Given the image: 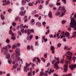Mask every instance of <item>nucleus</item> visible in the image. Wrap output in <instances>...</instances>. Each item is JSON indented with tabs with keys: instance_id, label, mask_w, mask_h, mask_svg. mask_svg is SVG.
Returning <instances> with one entry per match:
<instances>
[{
	"instance_id": "nucleus-50",
	"label": "nucleus",
	"mask_w": 76,
	"mask_h": 76,
	"mask_svg": "<svg viewBox=\"0 0 76 76\" xmlns=\"http://www.w3.org/2000/svg\"><path fill=\"white\" fill-rule=\"evenodd\" d=\"M35 46H36V45H38V41H37L35 43Z\"/></svg>"
},
{
	"instance_id": "nucleus-30",
	"label": "nucleus",
	"mask_w": 76,
	"mask_h": 76,
	"mask_svg": "<svg viewBox=\"0 0 76 76\" xmlns=\"http://www.w3.org/2000/svg\"><path fill=\"white\" fill-rule=\"evenodd\" d=\"M32 72L31 71L29 72L28 73V75L29 76H32Z\"/></svg>"
},
{
	"instance_id": "nucleus-38",
	"label": "nucleus",
	"mask_w": 76,
	"mask_h": 76,
	"mask_svg": "<svg viewBox=\"0 0 76 76\" xmlns=\"http://www.w3.org/2000/svg\"><path fill=\"white\" fill-rule=\"evenodd\" d=\"M50 1V0H47L46 2V5H47L48 4V2Z\"/></svg>"
},
{
	"instance_id": "nucleus-62",
	"label": "nucleus",
	"mask_w": 76,
	"mask_h": 76,
	"mask_svg": "<svg viewBox=\"0 0 76 76\" xmlns=\"http://www.w3.org/2000/svg\"><path fill=\"white\" fill-rule=\"evenodd\" d=\"M38 72H39V69H37L36 70V73H38Z\"/></svg>"
},
{
	"instance_id": "nucleus-1",
	"label": "nucleus",
	"mask_w": 76,
	"mask_h": 76,
	"mask_svg": "<svg viewBox=\"0 0 76 76\" xmlns=\"http://www.w3.org/2000/svg\"><path fill=\"white\" fill-rule=\"evenodd\" d=\"M72 55L73 53L69 51L67 52L64 55V56H66L67 58L68 59L65 62V64L64 65V72L65 73L67 72V66H68V64H70V62L72 61Z\"/></svg>"
},
{
	"instance_id": "nucleus-37",
	"label": "nucleus",
	"mask_w": 76,
	"mask_h": 76,
	"mask_svg": "<svg viewBox=\"0 0 76 76\" xmlns=\"http://www.w3.org/2000/svg\"><path fill=\"white\" fill-rule=\"evenodd\" d=\"M49 37L50 38H54V36H53V35L52 34L50 35Z\"/></svg>"
},
{
	"instance_id": "nucleus-58",
	"label": "nucleus",
	"mask_w": 76,
	"mask_h": 76,
	"mask_svg": "<svg viewBox=\"0 0 76 76\" xmlns=\"http://www.w3.org/2000/svg\"><path fill=\"white\" fill-rule=\"evenodd\" d=\"M33 37V35H31L30 37V39H32V38Z\"/></svg>"
},
{
	"instance_id": "nucleus-63",
	"label": "nucleus",
	"mask_w": 76,
	"mask_h": 76,
	"mask_svg": "<svg viewBox=\"0 0 76 76\" xmlns=\"http://www.w3.org/2000/svg\"><path fill=\"white\" fill-rule=\"evenodd\" d=\"M44 41H45V42H47V41H48V39H44Z\"/></svg>"
},
{
	"instance_id": "nucleus-45",
	"label": "nucleus",
	"mask_w": 76,
	"mask_h": 76,
	"mask_svg": "<svg viewBox=\"0 0 76 76\" xmlns=\"http://www.w3.org/2000/svg\"><path fill=\"white\" fill-rule=\"evenodd\" d=\"M44 57L45 58H47V53L45 54L44 55Z\"/></svg>"
},
{
	"instance_id": "nucleus-54",
	"label": "nucleus",
	"mask_w": 76,
	"mask_h": 76,
	"mask_svg": "<svg viewBox=\"0 0 76 76\" xmlns=\"http://www.w3.org/2000/svg\"><path fill=\"white\" fill-rule=\"evenodd\" d=\"M8 11L10 13L12 12V9H9L8 10Z\"/></svg>"
},
{
	"instance_id": "nucleus-57",
	"label": "nucleus",
	"mask_w": 76,
	"mask_h": 76,
	"mask_svg": "<svg viewBox=\"0 0 76 76\" xmlns=\"http://www.w3.org/2000/svg\"><path fill=\"white\" fill-rule=\"evenodd\" d=\"M18 34L19 35H22V33L21 32H20V31H18Z\"/></svg>"
},
{
	"instance_id": "nucleus-47",
	"label": "nucleus",
	"mask_w": 76,
	"mask_h": 76,
	"mask_svg": "<svg viewBox=\"0 0 76 76\" xmlns=\"http://www.w3.org/2000/svg\"><path fill=\"white\" fill-rule=\"evenodd\" d=\"M37 11L35 10L32 12V14H35L37 13Z\"/></svg>"
},
{
	"instance_id": "nucleus-35",
	"label": "nucleus",
	"mask_w": 76,
	"mask_h": 76,
	"mask_svg": "<svg viewBox=\"0 0 76 76\" xmlns=\"http://www.w3.org/2000/svg\"><path fill=\"white\" fill-rule=\"evenodd\" d=\"M42 24L44 26V27H45V25H46V23L45 22H43Z\"/></svg>"
},
{
	"instance_id": "nucleus-49",
	"label": "nucleus",
	"mask_w": 76,
	"mask_h": 76,
	"mask_svg": "<svg viewBox=\"0 0 76 76\" xmlns=\"http://www.w3.org/2000/svg\"><path fill=\"white\" fill-rule=\"evenodd\" d=\"M21 10H24V7H21L20 8Z\"/></svg>"
},
{
	"instance_id": "nucleus-21",
	"label": "nucleus",
	"mask_w": 76,
	"mask_h": 76,
	"mask_svg": "<svg viewBox=\"0 0 76 76\" xmlns=\"http://www.w3.org/2000/svg\"><path fill=\"white\" fill-rule=\"evenodd\" d=\"M73 36L70 38L71 39L73 38H76V31H75L73 33Z\"/></svg>"
},
{
	"instance_id": "nucleus-25",
	"label": "nucleus",
	"mask_w": 76,
	"mask_h": 76,
	"mask_svg": "<svg viewBox=\"0 0 76 76\" xmlns=\"http://www.w3.org/2000/svg\"><path fill=\"white\" fill-rule=\"evenodd\" d=\"M51 69H50V70L49 71V75H50V74H51V73H53L54 72V70H51Z\"/></svg>"
},
{
	"instance_id": "nucleus-48",
	"label": "nucleus",
	"mask_w": 76,
	"mask_h": 76,
	"mask_svg": "<svg viewBox=\"0 0 76 76\" xmlns=\"http://www.w3.org/2000/svg\"><path fill=\"white\" fill-rule=\"evenodd\" d=\"M61 45V44L60 43H58L57 45L58 47H60Z\"/></svg>"
},
{
	"instance_id": "nucleus-22",
	"label": "nucleus",
	"mask_w": 76,
	"mask_h": 76,
	"mask_svg": "<svg viewBox=\"0 0 76 76\" xmlns=\"http://www.w3.org/2000/svg\"><path fill=\"white\" fill-rule=\"evenodd\" d=\"M48 15L50 18H53V15H52V12H49Z\"/></svg>"
},
{
	"instance_id": "nucleus-46",
	"label": "nucleus",
	"mask_w": 76,
	"mask_h": 76,
	"mask_svg": "<svg viewBox=\"0 0 76 76\" xmlns=\"http://www.w3.org/2000/svg\"><path fill=\"white\" fill-rule=\"evenodd\" d=\"M49 6H50V7H54V5L52 4H49Z\"/></svg>"
},
{
	"instance_id": "nucleus-40",
	"label": "nucleus",
	"mask_w": 76,
	"mask_h": 76,
	"mask_svg": "<svg viewBox=\"0 0 76 76\" xmlns=\"http://www.w3.org/2000/svg\"><path fill=\"white\" fill-rule=\"evenodd\" d=\"M6 42H7L8 44L9 43V42H10V40L9 39H7L6 40Z\"/></svg>"
},
{
	"instance_id": "nucleus-42",
	"label": "nucleus",
	"mask_w": 76,
	"mask_h": 76,
	"mask_svg": "<svg viewBox=\"0 0 76 76\" xmlns=\"http://www.w3.org/2000/svg\"><path fill=\"white\" fill-rule=\"evenodd\" d=\"M55 63H56L55 60H53L52 61V63L53 64H54Z\"/></svg>"
},
{
	"instance_id": "nucleus-5",
	"label": "nucleus",
	"mask_w": 76,
	"mask_h": 76,
	"mask_svg": "<svg viewBox=\"0 0 76 76\" xmlns=\"http://www.w3.org/2000/svg\"><path fill=\"white\" fill-rule=\"evenodd\" d=\"M7 47L5 46V47H3L2 48V52H4V50H5L4 52V54H5L6 56V58L7 59H9L10 57V55L9 53H8L7 51Z\"/></svg>"
},
{
	"instance_id": "nucleus-15",
	"label": "nucleus",
	"mask_w": 76,
	"mask_h": 76,
	"mask_svg": "<svg viewBox=\"0 0 76 76\" xmlns=\"http://www.w3.org/2000/svg\"><path fill=\"white\" fill-rule=\"evenodd\" d=\"M28 1L29 2V1H30V0H23L22 1V5H25V4H26V2Z\"/></svg>"
},
{
	"instance_id": "nucleus-26",
	"label": "nucleus",
	"mask_w": 76,
	"mask_h": 76,
	"mask_svg": "<svg viewBox=\"0 0 76 76\" xmlns=\"http://www.w3.org/2000/svg\"><path fill=\"white\" fill-rule=\"evenodd\" d=\"M36 25L38 26H41V24L39 22H37L36 23Z\"/></svg>"
},
{
	"instance_id": "nucleus-36",
	"label": "nucleus",
	"mask_w": 76,
	"mask_h": 76,
	"mask_svg": "<svg viewBox=\"0 0 76 76\" xmlns=\"http://www.w3.org/2000/svg\"><path fill=\"white\" fill-rule=\"evenodd\" d=\"M72 58L73 60H74V63H75V60H76V57L75 56H73Z\"/></svg>"
},
{
	"instance_id": "nucleus-55",
	"label": "nucleus",
	"mask_w": 76,
	"mask_h": 76,
	"mask_svg": "<svg viewBox=\"0 0 76 76\" xmlns=\"http://www.w3.org/2000/svg\"><path fill=\"white\" fill-rule=\"evenodd\" d=\"M65 22H66V21L64 20H63L62 21V23H63V24H64L65 23Z\"/></svg>"
},
{
	"instance_id": "nucleus-16",
	"label": "nucleus",
	"mask_w": 76,
	"mask_h": 76,
	"mask_svg": "<svg viewBox=\"0 0 76 76\" xmlns=\"http://www.w3.org/2000/svg\"><path fill=\"white\" fill-rule=\"evenodd\" d=\"M26 13V10H25L24 12L23 11H20L19 12V14L21 16H23Z\"/></svg>"
},
{
	"instance_id": "nucleus-18",
	"label": "nucleus",
	"mask_w": 76,
	"mask_h": 76,
	"mask_svg": "<svg viewBox=\"0 0 76 76\" xmlns=\"http://www.w3.org/2000/svg\"><path fill=\"white\" fill-rule=\"evenodd\" d=\"M40 75L39 76H42L43 75L44 76H47V75H48V74L47 73L44 74L43 71H42L41 72H40Z\"/></svg>"
},
{
	"instance_id": "nucleus-28",
	"label": "nucleus",
	"mask_w": 76,
	"mask_h": 76,
	"mask_svg": "<svg viewBox=\"0 0 76 76\" xmlns=\"http://www.w3.org/2000/svg\"><path fill=\"white\" fill-rule=\"evenodd\" d=\"M60 63H61V64H63L64 63V59H62L61 60V61L60 62Z\"/></svg>"
},
{
	"instance_id": "nucleus-61",
	"label": "nucleus",
	"mask_w": 76,
	"mask_h": 76,
	"mask_svg": "<svg viewBox=\"0 0 76 76\" xmlns=\"http://www.w3.org/2000/svg\"><path fill=\"white\" fill-rule=\"evenodd\" d=\"M7 46H8V48H12V47H11V46H10V45H8Z\"/></svg>"
},
{
	"instance_id": "nucleus-39",
	"label": "nucleus",
	"mask_w": 76,
	"mask_h": 76,
	"mask_svg": "<svg viewBox=\"0 0 76 76\" xmlns=\"http://www.w3.org/2000/svg\"><path fill=\"white\" fill-rule=\"evenodd\" d=\"M56 4L57 6H60L61 5V3L60 2H57Z\"/></svg>"
},
{
	"instance_id": "nucleus-29",
	"label": "nucleus",
	"mask_w": 76,
	"mask_h": 76,
	"mask_svg": "<svg viewBox=\"0 0 76 76\" xmlns=\"http://www.w3.org/2000/svg\"><path fill=\"white\" fill-rule=\"evenodd\" d=\"M35 3V5H37V3H41V1L39 0H38L37 1H36Z\"/></svg>"
},
{
	"instance_id": "nucleus-59",
	"label": "nucleus",
	"mask_w": 76,
	"mask_h": 76,
	"mask_svg": "<svg viewBox=\"0 0 76 76\" xmlns=\"http://www.w3.org/2000/svg\"><path fill=\"white\" fill-rule=\"evenodd\" d=\"M12 25L13 26H15L16 25V23H15V22H13L12 23Z\"/></svg>"
},
{
	"instance_id": "nucleus-52",
	"label": "nucleus",
	"mask_w": 76,
	"mask_h": 76,
	"mask_svg": "<svg viewBox=\"0 0 76 76\" xmlns=\"http://www.w3.org/2000/svg\"><path fill=\"white\" fill-rule=\"evenodd\" d=\"M31 48V47L30 46H28L27 47V50H30Z\"/></svg>"
},
{
	"instance_id": "nucleus-3",
	"label": "nucleus",
	"mask_w": 76,
	"mask_h": 76,
	"mask_svg": "<svg viewBox=\"0 0 76 76\" xmlns=\"http://www.w3.org/2000/svg\"><path fill=\"white\" fill-rule=\"evenodd\" d=\"M61 7L60 6L59 7V9L58 11H57V12L55 13L56 16H59L60 15V13H62V14L61 15V17H63L65 15V13L66 12V10L64 7H62L61 9Z\"/></svg>"
},
{
	"instance_id": "nucleus-20",
	"label": "nucleus",
	"mask_w": 76,
	"mask_h": 76,
	"mask_svg": "<svg viewBox=\"0 0 76 76\" xmlns=\"http://www.w3.org/2000/svg\"><path fill=\"white\" fill-rule=\"evenodd\" d=\"M18 66H19L18 64H15V65L13 66V69H16V68L18 67Z\"/></svg>"
},
{
	"instance_id": "nucleus-44",
	"label": "nucleus",
	"mask_w": 76,
	"mask_h": 76,
	"mask_svg": "<svg viewBox=\"0 0 76 76\" xmlns=\"http://www.w3.org/2000/svg\"><path fill=\"white\" fill-rule=\"evenodd\" d=\"M62 1L64 2V4H66V0H62Z\"/></svg>"
},
{
	"instance_id": "nucleus-8",
	"label": "nucleus",
	"mask_w": 76,
	"mask_h": 76,
	"mask_svg": "<svg viewBox=\"0 0 76 76\" xmlns=\"http://www.w3.org/2000/svg\"><path fill=\"white\" fill-rule=\"evenodd\" d=\"M32 32V33H34V30L33 29H31V30L30 29H28L27 30H25L24 31L25 33H27V35H28L27 38H29V35L31 34Z\"/></svg>"
},
{
	"instance_id": "nucleus-9",
	"label": "nucleus",
	"mask_w": 76,
	"mask_h": 76,
	"mask_svg": "<svg viewBox=\"0 0 76 76\" xmlns=\"http://www.w3.org/2000/svg\"><path fill=\"white\" fill-rule=\"evenodd\" d=\"M55 58L56 59L57 62H56L54 64V68L56 69V70H58V64L60 63V61H59V58H57L56 57H55Z\"/></svg>"
},
{
	"instance_id": "nucleus-27",
	"label": "nucleus",
	"mask_w": 76,
	"mask_h": 76,
	"mask_svg": "<svg viewBox=\"0 0 76 76\" xmlns=\"http://www.w3.org/2000/svg\"><path fill=\"white\" fill-rule=\"evenodd\" d=\"M23 24H21L20 26V28H25L26 27V25H25L24 26Z\"/></svg>"
},
{
	"instance_id": "nucleus-41",
	"label": "nucleus",
	"mask_w": 76,
	"mask_h": 76,
	"mask_svg": "<svg viewBox=\"0 0 76 76\" xmlns=\"http://www.w3.org/2000/svg\"><path fill=\"white\" fill-rule=\"evenodd\" d=\"M24 28H22V29H21V31L22 32V33H24Z\"/></svg>"
},
{
	"instance_id": "nucleus-12",
	"label": "nucleus",
	"mask_w": 76,
	"mask_h": 76,
	"mask_svg": "<svg viewBox=\"0 0 76 76\" xmlns=\"http://www.w3.org/2000/svg\"><path fill=\"white\" fill-rule=\"evenodd\" d=\"M69 67L72 70H73L74 69V68H76V64H75L74 65H70L69 66Z\"/></svg>"
},
{
	"instance_id": "nucleus-10",
	"label": "nucleus",
	"mask_w": 76,
	"mask_h": 76,
	"mask_svg": "<svg viewBox=\"0 0 76 76\" xmlns=\"http://www.w3.org/2000/svg\"><path fill=\"white\" fill-rule=\"evenodd\" d=\"M31 64V63H30L29 64H29H28V63H26V66H25L24 68V72L25 73H26L27 72V68H28V67L29 66H30Z\"/></svg>"
},
{
	"instance_id": "nucleus-31",
	"label": "nucleus",
	"mask_w": 76,
	"mask_h": 76,
	"mask_svg": "<svg viewBox=\"0 0 76 76\" xmlns=\"http://www.w3.org/2000/svg\"><path fill=\"white\" fill-rule=\"evenodd\" d=\"M56 36H57V37H58L59 36V34H55L54 35V37L55 38H56Z\"/></svg>"
},
{
	"instance_id": "nucleus-17",
	"label": "nucleus",
	"mask_w": 76,
	"mask_h": 76,
	"mask_svg": "<svg viewBox=\"0 0 76 76\" xmlns=\"http://www.w3.org/2000/svg\"><path fill=\"white\" fill-rule=\"evenodd\" d=\"M69 26L70 27H69V28H68V31H71V28H74V30L76 31V26H74L73 27H72L70 26V23Z\"/></svg>"
},
{
	"instance_id": "nucleus-43",
	"label": "nucleus",
	"mask_w": 76,
	"mask_h": 76,
	"mask_svg": "<svg viewBox=\"0 0 76 76\" xmlns=\"http://www.w3.org/2000/svg\"><path fill=\"white\" fill-rule=\"evenodd\" d=\"M41 60H42V61H43L44 62H45V59L43 58H41Z\"/></svg>"
},
{
	"instance_id": "nucleus-53",
	"label": "nucleus",
	"mask_w": 76,
	"mask_h": 76,
	"mask_svg": "<svg viewBox=\"0 0 76 76\" xmlns=\"http://www.w3.org/2000/svg\"><path fill=\"white\" fill-rule=\"evenodd\" d=\"M34 16L36 18H38V17H39V15L38 14H36L34 15Z\"/></svg>"
},
{
	"instance_id": "nucleus-4",
	"label": "nucleus",
	"mask_w": 76,
	"mask_h": 76,
	"mask_svg": "<svg viewBox=\"0 0 76 76\" xmlns=\"http://www.w3.org/2000/svg\"><path fill=\"white\" fill-rule=\"evenodd\" d=\"M75 13L73 12L72 15H71L70 18L71 19V22L70 23V26L71 27H74V26H76V22L75 21V19H74V18L72 17V16L74 15Z\"/></svg>"
},
{
	"instance_id": "nucleus-32",
	"label": "nucleus",
	"mask_w": 76,
	"mask_h": 76,
	"mask_svg": "<svg viewBox=\"0 0 76 76\" xmlns=\"http://www.w3.org/2000/svg\"><path fill=\"white\" fill-rule=\"evenodd\" d=\"M8 62L9 64H11L12 63V59H10L8 60Z\"/></svg>"
},
{
	"instance_id": "nucleus-14",
	"label": "nucleus",
	"mask_w": 76,
	"mask_h": 76,
	"mask_svg": "<svg viewBox=\"0 0 76 76\" xmlns=\"http://www.w3.org/2000/svg\"><path fill=\"white\" fill-rule=\"evenodd\" d=\"M17 46L18 47H20V44L19 43L17 44V45L16 44H15L12 46V49H14L15 48H16L17 47Z\"/></svg>"
},
{
	"instance_id": "nucleus-64",
	"label": "nucleus",
	"mask_w": 76,
	"mask_h": 76,
	"mask_svg": "<svg viewBox=\"0 0 76 76\" xmlns=\"http://www.w3.org/2000/svg\"><path fill=\"white\" fill-rule=\"evenodd\" d=\"M36 39H38L39 37L38 36H36Z\"/></svg>"
},
{
	"instance_id": "nucleus-24",
	"label": "nucleus",
	"mask_w": 76,
	"mask_h": 76,
	"mask_svg": "<svg viewBox=\"0 0 76 76\" xmlns=\"http://www.w3.org/2000/svg\"><path fill=\"white\" fill-rule=\"evenodd\" d=\"M64 49L66 50H70V49L69 48H68L67 46H66L64 47Z\"/></svg>"
},
{
	"instance_id": "nucleus-33",
	"label": "nucleus",
	"mask_w": 76,
	"mask_h": 76,
	"mask_svg": "<svg viewBox=\"0 0 76 76\" xmlns=\"http://www.w3.org/2000/svg\"><path fill=\"white\" fill-rule=\"evenodd\" d=\"M1 18L2 19V20L4 19V16H3V15H1Z\"/></svg>"
},
{
	"instance_id": "nucleus-13",
	"label": "nucleus",
	"mask_w": 76,
	"mask_h": 76,
	"mask_svg": "<svg viewBox=\"0 0 76 76\" xmlns=\"http://www.w3.org/2000/svg\"><path fill=\"white\" fill-rule=\"evenodd\" d=\"M37 62H38L39 63H40L41 62V60L39 58L35 57L33 60V61H37Z\"/></svg>"
},
{
	"instance_id": "nucleus-2",
	"label": "nucleus",
	"mask_w": 76,
	"mask_h": 76,
	"mask_svg": "<svg viewBox=\"0 0 76 76\" xmlns=\"http://www.w3.org/2000/svg\"><path fill=\"white\" fill-rule=\"evenodd\" d=\"M20 49L18 48L16 49L15 52L17 54L13 53L11 55V57L16 62H18L19 61H20L21 62V64H22L23 63V61L22 59H20L19 56L20 55Z\"/></svg>"
},
{
	"instance_id": "nucleus-7",
	"label": "nucleus",
	"mask_w": 76,
	"mask_h": 76,
	"mask_svg": "<svg viewBox=\"0 0 76 76\" xmlns=\"http://www.w3.org/2000/svg\"><path fill=\"white\" fill-rule=\"evenodd\" d=\"M10 30L9 31V33L10 35H12V36L11 38V39H13V41H15L16 39V38H15V35H14V34L13 33V32L12 31V26H11L10 27Z\"/></svg>"
},
{
	"instance_id": "nucleus-19",
	"label": "nucleus",
	"mask_w": 76,
	"mask_h": 76,
	"mask_svg": "<svg viewBox=\"0 0 76 76\" xmlns=\"http://www.w3.org/2000/svg\"><path fill=\"white\" fill-rule=\"evenodd\" d=\"M50 50L52 51V53L54 54V47L52 45H51L50 46Z\"/></svg>"
},
{
	"instance_id": "nucleus-56",
	"label": "nucleus",
	"mask_w": 76,
	"mask_h": 76,
	"mask_svg": "<svg viewBox=\"0 0 76 76\" xmlns=\"http://www.w3.org/2000/svg\"><path fill=\"white\" fill-rule=\"evenodd\" d=\"M18 19H19V18H18V17H16L15 19V21H18Z\"/></svg>"
},
{
	"instance_id": "nucleus-51",
	"label": "nucleus",
	"mask_w": 76,
	"mask_h": 76,
	"mask_svg": "<svg viewBox=\"0 0 76 76\" xmlns=\"http://www.w3.org/2000/svg\"><path fill=\"white\" fill-rule=\"evenodd\" d=\"M42 8V5H40L39 8V9H41Z\"/></svg>"
},
{
	"instance_id": "nucleus-60",
	"label": "nucleus",
	"mask_w": 76,
	"mask_h": 76,
	"mask_svg": "<svg viewBox=\"0 0 76 76\" xmlns=\"http://www.w3.org/2000/svg\"><path fill=\"white\" fill-rule=\"evenodd\" d=\"M49 69H48V71H46V73H49V72L48 71H49Z\"/></svg>"
},
{
	"instance_id": "nucleus-34",
	"label": "nucleus",
	"mask_w": 76,
	"mask_h": 76,
	"mask_svg": "<svg viewBox=\"0 0 76 76\" xmlns=\"http://www.w3.org/2000/svg\"><path fill=\"white\" fill-rule=\"evenodd\" d=\"M31 22H33V23H31L32 25H34V22H35V20L33 19L31 20Z\"/></svg>"
},
{
	"instance_id": "nucleus-6",
	"label": "nucleus",
	"mask_w": 76,
	"mask_h": 76,
	"mask_svg": "<svg viewBox=\"0 0 76 76\" xmlns=\"http://www.w3.org/2000/svg\"><path fill=\"white\" fill-rule=\"evenodd\" d=\"M62 35L61 37V39L63 38H64L63 39V41L64 42H66V39L65 38L66 37H69L70 36V33L68 32H66L64 34V32L63 31L62 33H61Z\"/></svg>"
},
{
	"instance_id": "nucleus-23",
	"label": "nucleus",
	"mask_w": 76,
	"mask_h": 76,
	"mask_svg": "<svg viewBox=\"0 0 76 76\" xmlns=\"http://www.w3.org/2000/svg\"><path fill=\"white\" fill-rule=\"evenodd\" d=\"M34 4V2H33L32 3L31 2H28V5L30 6H33V4Z\"/></svg>"
},
{
	"instance_id": "nucleus-11",
	"label": "nucleus",
	"mask_w": 76,
	"mask_h": 76,
	"mask_svg": "<svg viewBox=\"0 0 76 76\" xmlns=\"http://www.w3.org/2000/svg\"><path fill=\"white\" fill-rule=\"evenodd\" d=\"M7 0H4L2 2L3 3H5V4L4 3L2 4L3 6H4V5H8L10 4V1H8L7 2Z\"/></svg>"
}]
</instances>
